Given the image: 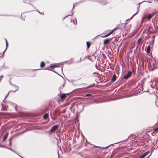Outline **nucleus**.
I'll return each mask as SVG.
<instances>
[{"label":"nucleus","mask_w":158,"mask_h":158,"mask_svg":"<svg viewBox=\"0 0 158 158\" xmlns=\"http://www.w3.org/2000/svg\"><path fill=\"white\" fill-rule=\"evenodd\" d=\"M149 67L152 70L158 68V63L155 60H151L149 61Z\"/></svg>","instance_id":"1"},{"label":"nucleus","mask_w":158,"mask_h":158,"mask_svg":"<svg viewBox=\"0 0 158 158\" xmlns=\"http://www.w3.org/2000/svg\"><path fill=\"white\" fill-rule=\"evenodd\" d=\"M58 125H56L52 127L51 129L49 130V131L51 133L54 132L58 128Z\"/></svg>","instance_id":"2"},{"label":"nucleus","mask_w":158,"mask_h":158,"mask_svg":"<svg viewBox=\"0 0 158 158\" xmlns=\"http://www.w3.org/2000/svg\"><path fill=\"white\" fill-rule=\"evenodd\" d=\"M153 16V15H152V14L149 15H147V16H144L143 18L142 19V22H143V20L144 19L146 18H148V19H151L152 17Z\"/></svg>","instance_id":"3"},{"label":"nucleus","mask_w":158,"mask_h":158,"mask_svg":"<svg viewBox=\"0 0 158 158\" xmlns=\"http://www.w3.org/2000/svg\"><path fill=\"white\" fill-rule=\"evenodd\" d=\"M132 72L131 71H129L127 73L126 75L124 77L125 79H127L131 75Z\"/></svg>","instance_id":"4"},{"label":"nucleus","mask_w":158,"mask_h":158,"mask_svg":"<svg viewBox=\"0 0 158 158\" xmlns=\"http://www.w3.org/2000/svg\"><path fill=\"white\" fill-rule=\"evenodd\" d=\"M112 40V38L110 39H107L104 40L103 42V44H108L109 41L111 40Z\"/></svg>","instance_id":"5"},{"label":"nucleus","mask_w":158,"mask_h":158,"mask_svg":"<svg viewBox=\"0 0 158 158\" xmlns=\"http://www.w3.org/2000/svg\"><path fill=\"white\" fill-rule=\"evenodd\" d=\"M115 30V29H113L111 32L108 33V34L105 35L103 36V37H107L108 36L110 35Z\"/></svg>","instance_id":"6"},{"label":"nucleus","mask_w":158,"mask_h":158,"mask_svg":"<svg viewBox=\"0 0 158 158\" xmlns=\"http://www.w3.org/2000/svg\"><path fill=\"white\" fill-rule=\"evenodd\" d=\"M8 133H6V134H5V135L4 136V138H3L2 141L3 142H4L6 141V139L7 138L8 136Z\"/></svg>","instance_id":"7"},{"label":"nucleus","mask_w":158,"mask_h":158,"mask_svg":"<svg viewBox=\"0 0 158 158\" xmlns=\"http://www.w3.org/2000/svg\"><path fill=\"white\" fill-rule=\"evenodd\" d=\"M116 76L115 74H114L111 79V81H114L116 79Z\"/></svg>","instance_id":"8"},{"label":"nucleus","mask_w":158,"mask_h":158,"mask_svg":"<svg viewBox=\"0 0 158 158\" xmlns=\"http://www.w3.org/2000/svg\"><path fill=\"white\" fill-rule=\"evenodd\" d=\"M151 49V46L150 45H148L147 47V53H149L150 52Z\"/></svg>","instance_id":"9"},{"label":"nucleus","mask_w":158,"mask_h":158,"mask_svg":"<svg viewBox=\"0 0 158 158\" xmlns=\"http://www.w3.org/2000/svg\"><path fill=\"white\" fill-rule=\"evenodd\" d=\"M66 97V95L65 94H63L60 96V98L62 99H64Z\"/></svg>","instance_id":"10"},{"label":"nucleus","mask_w":158,"mask_h":158,"mask_svg":"<svg viewBox=\"0 0 158 158\" xmlns=\"http://www.w3.org/2000/svg\"><path fill=\"white\" fill-rule=\"evenodd\" d=\"M45 64L44 62H41V63H40V67L41 68H43V67H44L45 66Z\"/></svg>","instance_id":"11"},{"label":"nucleus","mask_w":158,"mask_h":158,"mask_svg":"<svg viewBox=\"0 0 158 158\" xmlns=\"http://www.w3.org/2000/svg\"><path fill=\"white\" fill-rule=\"evenodd\" d=\"M149 153V152L148 151L146 152H145L143 153L142 155L143 156L145 157L146 156H147Z\"/></svg>","instance_id":"12"},{"label":"nucleus","mask_w":158,"mask_h":158,"mask_svg":"<svg viewBox=\"0 0 158 158\" xmlns=\"http://www.w3.org/2000/svg\"><path fill=\"white\" fill-rule=\"evenodd\" d=\"M48 116V114L47 113L45 114L43 118L44 119H46Z\"/></svg>","instance_id":"13"},{"label":"nucleus","mask_w":158,"mask_h":158,"mask_svg":"<svg viewBox=\"0 0 158 158\" xmlns=\"http://www.w3.org/2000/svg\"><path fill=\"white\" fill-rule=\"evenodd\" d=\"M86 44H87V48L88 49L90 47V44L88 42H86Z\"/></svg>","instance_id":"14"},{"label":"nucleus","mask_w":158,"mask_h":158,"mask_svg":"<svg viewBox=\"0 0 158 158\" xmlns=\"http://www.w3.org/2000/svg\"><path fill=\"white\" fill-rule=\"evenodd\" d=\"M92 94H85V95L84 96L85 97H89L91 96H92Z\"/></svg>","instance_id":"15"},{"label":"nucleus","mask_w":158,"mask_h":158,"mask_svg":"<svg viewBox=\"0 0 158 158\" xmlns=\"http://www.w3.org/2000/svg\"><path fill=\"white\" fill-rule=\"evenodd\" d=\"M139 9H138L137 10V12L135 14H134L131 17V19L135 15H136L139 12Z\"/></svg>","instance_id":"16"},{"label":"nucleus","mask_w":158,"mask_h":158,"mask_svg":"<svg viewBox=\"0 0 158 158\" xmlns=\"http://www.w3.org/2000/svg\"><path fill=\"white\" fill-rule=\"evenodd\" d=\"M142 40V39L141 38H140L139 39L138 41V43L139 44L141 42V41Z\"/></svg>","instance_id":"17"},{"label":"nucleus","mask_w":158,"mask_h":158,"mask_svg":"<svg viewBox=\"0 0 158 158\" xmlns=\"http://www.w3.org/2000/svg\"><path fill=\"white\" fill-rule=\"evenodd\" d=\"M5 41H6V48H7V47H8V42H7V40L6 39L5 40Z\"/></svg>","instance_id":"18"},{"label":"nucleus","mask_w":158,"mask_h":158,"mask_svg":"<svg viewBox=\"0 0 158 158\" xmlns=\"http://www.w3.org/2000/svg\"><path fill=\"white\" fill-rule=\"evenodd\" d=\"M54 66L53 65L51 66L50 67V68L52 69H53L54 68Z\"/></svg>","instance_id":"19"},{"label":"nucleus","mask_w":158,"mask_h":158,"mask_svg":"<svg viewBox=\"0 0 158 158\" xmlns=\"http://www.w3.org/2000/svg\"><path fill=\"white\" fill-rule=\"evenodd\" d=\"M158 131V128L156 129L154 131V132H157Z\"/></svg>","instance_id":"20"},{"label":"nucleus","mask_w":158,"mask_h":158,"mask_svg":"<svg viewBox=\"0 0 158 158\" xmlns=\"http://www.w3.org/2000/svg\"><path fill=\"white\" fill-rule=\"evenodd\" d=\"M144 157L142 155L139 158H144Z\"/></svg>","instance_id":"21"},{"label":"nucleus","mask_w":158,"mask_h":158,"mask_svg":"<svg viewBox=\"0 0 158 158\" xmlns=\"http://www.w3.org/2000/svg\"><path fill=\"white\" fill-rule=\"evenodd\" d=\"M9 94V93H8V94H7V95L6 96V98H4V100H3V102H5V98H6L7 97V96Z\"/></svg>","instance_id":"22"},{"label":"nucleus","mask_w":158,"mask_h":158,"mask_svg":"<svg viewBox=\"0 0 158 158\" xmlns=\"http://www.w3.org/2000/svg\"><path fill=\"white\" fill-rule=\"evenodd\" d=\"M132 135H130V136H129V138H130L131 137H132Z\"/></svg>","instance_id":"23"},{"label":"nucleus","mask_w":158,"mask_h":158,"mask_svg":"<svg viewBox=\"0 0 158 158\" xmlns=\"http://www.w3.org/2000/svg\"><path fill=\"white\" fill-rule=\"evenodd\" d=\"M54 66V67L55 68V67H58L56 65H53Z\"/></svg>","instance_id":"24"},{"label":"nucleus","mask_w":158,"mask_h":158,"mask_svg":"<svg viewBox=\"0 0 158 158\" xmlns=\"http://www.w3.org/2000/svg\"><path fill=\"white\" fill-rule=\"evenodd\" d=\"M7 48H6V49H5V50L3 51V53H4L5 52V51H6V49H7Z\"/></svg>","instance_id":"25"},{"label":"nucleus","mask_w":158,"mask_h":158,"mask_svg":"<svg viewBox=\"0 0 158 158\" xmlns=\"http://www.w3.org/2000/svg\"><path fill=\"white\" fill-rule=\"evenodd\" d=\"M17 90H15V91H10V92H12V91H13V92H15Z\"/></svg>","instance_id":"26"},{"label":"nucleus","mask_w":158,"mask_h":158,"mask_svg":"<svg viewBox=\"0 0 158 158\" xmlns=\"http://www.w3.org/2000/svg\"><path fill=\"white\" fill-rule=\"evenodd\" d=\"M39 12L41 14H42V15H43L44 14V13L43 12V13H41L40 12Z\"/></svg>","instance_id":"27"},{"label":"nucleus","mask_w":158,"mask_h":158,"mask_svg":"<svg viewBox=\"0 0 158 158\" xmlns=\"http://www.w3.org/2000/svg\"><path fill=\"white\" fill-rule=\"evenodd\" d=\"M46 69H48V70H49V68H47Z\"/></svg>","instance_id":"28"},{"label":"nucleus","mask_w":158,"mask_h":158,"mask_svg":"<svg viewBox=\"0 0 158 158\" xmlns=\"http://www.w3.org/2000/svg\"><path fill=\"white\" fill-rule=\"evenodd\" d=\"M4 146H0V147H3Z\"/></svg>","instance_id":"29"},{"label":"nucleus","mask_w":158,"mask_h":158,"mask_svg":"<svg viewBox=\"0 0 158 158\" xmlns=\"http://www.w3.org/2000/svg\"><path fill=\"white\" fill-rule=\"evenodd\" d=\"M74 6L73 5V9H74Z\"/></svg>","instance_id":"30"}]
</instances>
